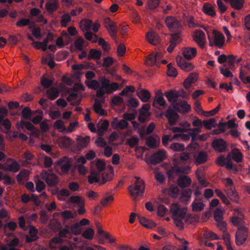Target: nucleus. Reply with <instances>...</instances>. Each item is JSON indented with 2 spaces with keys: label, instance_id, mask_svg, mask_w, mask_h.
<instances>
[{
  "label": "nucleus",
  "instance_id": "nucleus-6",
  "mask_svg": "<svg viewBox=\"0 0 250 250\" xmlns=\"http://www.w3.org/2000/svg\"><path fill=\"white\" fill-rule=\"evenodd\" d=\"M193 41L202 49L205 48L206 43V36L205 33L200 30H194L191 34Z\"/></svg>",
  "mask_w": 250,
  "mask_h": 250
},
{
  "label": "nucleus",
  "instance_id": "nucleus-36",
  "mask_svg": "<svg viewBox=\"0 0 250 250\" xmlns=\"http://www.w3.org/2000/svg\"><path fill=\"white\" fill-rule=\"evenodd\" d=\"M104 102V100L99 101L98 100H95L94 104V109L95 111L101 115H106V112L102 108V103Z\"/></svg>",
  "mask_w": 250,
  "mask_h": 250
},
{
  "label": "nucleus",
  "instance_id": "nucleus-21",
  "mask_svg": "<svg viewBox=\"0 0 250 250\" xmlns=\"http://www.w3.org/2000/svg\"><path fill=\"white\" fill-rule=\"evenodd\" d=\"M212 146L215 150L219 152L225 151L227 147L226 143L221 139L214 140Z\"/></svg>",
  "mask_w": 250,
  "mask_h": 250
},
{
  "label": "nucleus",
  "instance_id": "nucleus-20",
  "mask_svg": "<svg viewBox=\"0 0 250 250\" xmlns=\"http://www.w3.org/2000/svg\"><path fill=\"white\" fill-rule=\"evenodd\" d=\"M146 144L151 148L157 147L160 144V138L157 135L149 137L146 139Z\"/></svg>",
  "mask_w": 250,
  "mask_h": 250
},
{
  "label": "nucleus",
  "instance_id": "nucleus-7",
  "mask_svg": "<svg viewBox=\"0 0 250 250\" xmlns=\"http://www.w3.org/2000/svg\"><path fill=\"white\" fill-rule=\"evenodd\" d=\"M84 87L81 83H76L74 87V91L71 93L67 97V101L70 103L72 105H76L80 104L81 99L78 96L77 90L83 91Z\"/></svg>",
  "mask_w": 250,
  "mask_h": 250
},
{
  "label": "nucleus",
  "instance_id": "nucleus-2",
  "mask_svg": "<svg viewBox=\"0 0 250 250\" xmlns=\"http://www.w3.org/2000/svg\"><path fill=\"white\" fill-rule=\"evenodd\" d=\"M188 209L186 207H181L178 203H173L170 207V212L172 215L174 223L179 229L184 228L185 217Z\"/></svg>",
  "mask_w": 250,
  "mask_h": 250
},
{
  "label": "nucleus",
  "instance_id": "nucleus-52",
  "mask_svg": "<svg viewBox=\"0 0 250 250\" xmlns=\"http://www.w3.org/2000/svg\"><path fill=\"white\" fill-rule=\"evenodd\" d=\"M100 174L96 172H92L88 177V181L90 184L98 182L100 180Z\"/></svg>",
  "mask_w": 250,
  "mask_h": 250
},
{
  "label": "nucleus",
  "instance_id": "nucleus-32",
  "mask_svg": "<svg viewBox=\"0 0 250 250\" xmlns=\"http://www.w3.org/2000/svg\"><path fill=\"white\" fill-rule=\"evenodd\" d=\"M226 192L231 200L236 202L238 201V194L234 187L226 189Z\"/></svg>",
  "mask_w": 250,
  "mask_h": 250
},
{
  "label": "nucleus",
  "instance_id": "nucleus-60",
  "mask_svg": "<svg viewBox=\"0 0 250 250\" xmlns=\"http://www.w3.org/2000/svg\"><path fill=\"white\" fill-rule=\"evenodd\" d=\"M97 42L102 47L103 50L105 51H108L110 49V44L105 42L103 38H100Z\"/></svg>",
  "mask_w": 250,
  "mask_h": 250
},
{
  "label": "nucleus",
  "instance_id": "nucleus-41",
  "mask_svg": "<svg viewBox=\"0 0 250 250\" xmlns=\"http://www.w3.org/2000/svg\"><path fill=\"white\" fill-rule=\"evenodd\" d=\"M92 23V21L88 19H84L80 22V27L83 31H87L91 28Z\"/></svg>",
  "mask_w": 250,
  "mask_h": 250
},
{
  "label": "nucleus",
  "instance_id": "nucleus-1",
  "mask_svg": "<svg viewBox=\"0 0 250 250\" xmlns=\"http://www.w3.org/2000/svg\"><path fill=\"white\" fill-rule=\"evenodd\" d=\"M85 84L89 88L97 89L96 96L103 97L105 94H111L117 91L119 88L118 83H110V80L105 77H101L99 82L96 80L85 81Z\"/></svg>",
  "mask_w": 250,
  "mask_h": 250
},
{
  "label": "nucleus",
  "instance_id": "nucleus-35",
  "mask_svg": "<svg viewBox=\"0 0 250 250\" xmlns=\"http://www.w3.org/2000/svg\"><path fill=\"white\" fill-rule=\"evenodd\" d=\"M97 234L99 237V241L102 244H104L105 242V238L108 236V232L104 231L100 225L97 226Z\"/></svg>",
  "mask_w": 250,
  "mask_h": 250
},
{
  "label": "nucleus",
  "instance_id": "nucleus-53",
  "mask_svg": "<svg viewBox=\"0 0 250 250\" xmlns=\"http://www.w3.org/2000/svg\"><path fill=\"white\" fill-rule=\"evenodd\" d=\"M180 243L179 248L177 250H188L189 243L184 238H180L175 237Z\"/></svg>",
  "mask_w": 250,
  "mask_h": 250
},
{
  "label": "nucleus",
  "instance_id": "nucleus-3",
  "mask_svg": "<svg viewBox=\"0 0 250 250\" xmlns=\"http://www.w3.org/2000/svg\"><path fill=\"white\" fill-rule=\"evenodd\" d=\"M135 185L129 186L128 188L131 195L134 198L136 199L138 197L142 196L145 191V182L140 178L135 176Z\"/></svg>",
  "mask_w": 250,
  "mask_h": 250
},
{
  "label": "nucleus",
  "instance_id": "nucleus-28",
  "mask_svg": "<svg viewBox=\"0 0 250 250\" xmlns=\"http://www.w3.org/2000/svg\"><path fill=\"white\" fill-rule=\"evenodd\" d=\"M191 184V179L187 176H181L177 180V184L181 188L189 186Z\"/></svg>",
  "mask_w": 250,
  "mask_h": 250
},
{
  "label": "nucleus",
  "instance_id": "nucleus-43",
  "mask_svg": "<svg viewBox=\"0 0 250 250\" xmlns=\"http://www.w3.org/2000/svg\"><path fill=\"white\" fill-rule=\"evenodd\" d=\"M203 10L204 12L210 16L213 17L215 15L214 8L209 4H206L203 6Z\"/></svg>",
  "mask_w": 250,
  "mask_h": 250
},
{
  "label": "nucleus",
  "instance_id": "nucleus-57",
  "mask_svg": "<svg viewBox=\"0 0 250 250\" xmlns=\"http://www.w3.org/2000/svg\"><path fill=\"white\" fill-rule=\"evenodd\" d=\"M185 148V146L183 144L177 143H172L170 146V148L174 151H182Z\"/></svg>",
  "mask_w": 250,
  "mask_h": 250
},
{
  "label": "nucleus",
  "instance_id": "nucleus-48",
  "mask_svg": "<svg viewBox=\"0 0 250 250\" xmlns=\"http://www.w3.org/2000/svg\"><path fill=\"white\" fill-rule=\"evenodd\" d=\"M101 57V52L99 50L92 49L90 50L88 59L98 60Z\"/></svg>",
  "mask_w": 250,
  "mask_h": 250
},
{
  "label": "nucleus",
  "instance_id": "nucleus-59",
  "mask_svg": "<svg viewBox=\"0 0 250 250\" xmlns=\"http://www.w3.org/2000/svg\"><path fill=\"white\" fill-rule=\"evenodd\" d=\"M84 36L87 40L91 41L93 42H96L98 40L97 36L90 31L86 32Z\"/></svg>",
  "mask_w": 250,
  "mask_h": 250
},
{
  "label": "nucleus",
  "instance_id": "nucleus-46",
  "mask_svg": "<svg viewBox=\"0 0 250 250\" xmlns=\"http://www.w3.org/2000/svg\"><path fill=\"white\" fill-rule=\"evenodd\" d=\"M20 169V165L16 161H13L12 164L7 167H5L4 170L13 172H17Z\"/></svg>",
  "mask_w": 250,
  "mask_h": 250
},
{
  "label": "nucleus",
  "instance_id": "nucleus-62",
  "mask_svg": "<svg viewBox=\"0 0 250 250\" xmlns=\"http://www.w3.org/2000/svg\"><path fill=\"white\" fill-rule=\"evenodd\" d=\"M224 212L220 208H217L214 212V219L216 221H220L223 219Z\"/></svg>",
  "mask_w": 250,
  "mask_h": 250
},
{
  "label": "nucleus",
  "instance_id": "nucleus-40",
  "mask_svg": "<svg viewBox=\"0 0 250 250\" xmlns=\"http://www.w3.org/2000/svg\"><path fill=\"white\" fill-rule=\"evenodd\" d=\"M128 124L125 120H122L119 121H114L112 123V125L115 128L124 129L127 127Z\"/></svg>",
  "mask_w": 250,
  "mask_h": 250
},
{
  "label": "nucleus",
  "instance_id": "nucleus-38",
  "mask_svg": "<svg viewBox=\"0 0 250 250\" xmlns=\"http://www.w3.org/2000/svg\"><path fill=\"white\" fill-rule=\"evenodd\" d=\"M229 156L237 163L241 162L243 159V155L238 149L233 150Z\"/></svg>",
  "mask_w": 250,
  "mask_h": 250
},
{
  "label": "nucleus",
  "instance_id": "nucleus-58",
  "mask_svg": "<svg viewBox=\"0 0 250 250\" xmlns=\"http://www.w3.org/2000/svg\"><path fill=\"white\" fill-rule=\"evenodd\" d=\"M192 190L190 189L185 190L182 192L181 199L184 201H188L191 198Z\"/></svg>",
  "mask_w": 250,
  "mask_h": 250
},
{
  "label": "nucleus",
  "instance_id": "nucleus-37",
  "mask_svg": "<svg viewBox=\"0 0 250 250\" xmlns=\"http://www.w3.org/2000/svg\"><path fill=\"white\" fill-rule=\"evenodd\" d=\"M192 210L195 212H200L204 209L205 205L200 200L195 199L191 205Z\"/></svg>",
  "mask_w": 250,
  "mask_h": 250
},
{
  "label": "nucleus",
  "instance_id": "nucleus-39",
  "mask_svg": "<svg viewBox=\"0 0 250 250\" xmlns=\"http://www.w3.org/2000/svg\"><path fill=\"white\" fill-rule=\"evenodd\" d=\"M16 25L18 27L28 25V28L31 29L34 27L35 23L34 22H30V20L28 19H21L17 22Z\"/></svg>",
  "mask_w": 250,
  "mask_h": 250
},
{
  "label": "nucleus",
  "instance_id": "nucleus-9",
  "mask_svg": "<svg viewBox=\"0 0 250 250\" xmlns=\"http://www.w3.org/2000/svg\"><path fill=\"white\" fill-rule=\"evenodd\" d=\"M248 230L246 227H239L235 235V242L237 245H241L247 239Z\"/></svg>",
  "mask_w": 250,
  "mask_h": 250
},
{
  "label": "nucleus",
  "instance_id": "nucleus-10",
  "mask_svg": "<svg viewBox=\"0 0 250 250\" xmlns=\"http://www.w3.org/2000/svg\"><path fill=\"white\" fill-rule=\"evenodd\" d=\"M163 57V54L161 52H157L155 54L152 53L147 57L146 63L149 66L153 65L158 66Z\"/></svg>",
  "mask_w": 250,
  "mask_h": 250
},
{
  "label": "nucleus",
  "instance_id": "nucleus-18",
  "mask_svg": "<svg viewBox=\"0 0 250 250\" xmlns=\"http://www.w3.org/2000/svg\"><path fill=\"white\" fill-rule=\"evenodd\" d=\"M90 138L89 136H78L76 138L77 147L79 148H83L87 146Z\"/></svg>",
  "mask_w": 250,
  "mask_h": 250
},
{
  "label": "nucleus",
  "instance_id": "nucleus-51",
  "mask_svg": "<svg viewBox=\"0 0 250 250\" xmlns=\"http://www.w3.org/2000/svg\"><path fill=\"white\" fill-rule=\"evenodd\" d=\"M30 174V171L28 170L23 169L17 175V179L19 181H25Z\"/></svg>",
  "mask_w": 250,
  "mask_h": 250
},
{
  "label": "nucleus",
  "instance_id": "nucleus-47",
  "mask_svg": "<svg viewBox=\"0 0 250 250\" xmlns=\"http://www.w3.org/2000/svg\"><path fill=\"white\" fill-rule=\"evenodd\" d=\"M203 123L205 127L207 129H210L217 125L216 120L214 118L204 120Z\"/></svg>",
  "mask_w": 250,
  "mask_h": 250
},
{
  "label": "nucleus",
  "instance_id": "nucleus-5",
  "mask_svg": "<svg viewBox=\"0 0 250 250\" xmlns=\"http://www.w3.org/2000/svg\"><path fill=\"white\" fill-rule=\"evenodd\" d=\"M71 166L72 162L70 159L67 157H63L56 162L55 169L61 174H64L69 171Z\"/></svg>",
  "mask_w": 250,
  "mask_h": 250
},
{
  "label": "nucleus",
  "instance_id": "nucleus-14",
  "mask_svg": "<svg viewBox=\"0 0 250 250\" xmlns=\"http://www.w3.org/2000/svg\"><path fill=\"white\" fill-rule=\"evenodd\" d=\"M176 62L178 66L185 71H191L194 68L192 63L186 62L181 56L176 57Z\"/></svg>",
  "mask_w": 250,
  "mask_h": 250
},
{
  "label": "nucleus",
  "instance_id": "nucleus-55",
  "mask_svg": "<svg viewBox=\"0 0 250 250\" xmlns=\"http://www.w3.org/2000/svg\"><path fill=\"white\" fill-rule=\"evenodd\" d=\"M179 192V188L176 185L171 186L168 190V194L172 197H177L178 195Z\"/></svg>",
  "mask_w": 250,
  "mask_h": 250
},
{
  "label": "nucleus",
  "instance_id": "nucleus-24",
  "mask_svg": "<svg viewBox=\"0 0 250 250\" xmlns=\"http://www.w3.org/2000/svg\"><path fill=\"white\" fill-rule=\"evenodd\" d=\"M166 116L167 118L171 125H175L179 117L177 113L171 109L167 110L166 113Z\"/></svg>",
  "mask_w": 250,
  "mask_h": 250
},
{
  "label": "nucleus",
  "instance_id": "nucleus-63",
  "mask_svg": "<svg viewBox=\"0 0 250 250\" xmlns=\"http://www.w3.org/2000/svg\"><path fill=\"white\" fill-rule=\"evenodd\" d=\"M167 66V74L168 76L173 77H176L178 74L176 69L170 63L168 64Z\"/></svg>",
  "mask_w": 250,
  "mask_h": 250
},
{
  "label": "nucleus",
  "instance_id": "nucleus-4",
  "mask_svg": "<svg viewBox=\"0 0 250 250\" xmlns=\"http://www.w3.org/2000/svg\"><path fill=\"white\" fill-rule=\"evenodd\" d=\"M208 38L210 46H215L220 48L225 44V38L224 36L222 33L216 30L212 31L211 35L208 34Z\"/></svg>",
  "mask_w": 250,
  "mask_h": 250
},
{
  "label": "nucleus",
  "instance_id": "nucleus-25",
  "mask_svg": "<svg viewBox=\"0 0 250 250\" xmlns=\"http://www.w3.org/2000/svg\"><path fill=\"white\" fill-rule=\"evenodd\" d=\"M166 158V152L163 150H160L154 153L151 157V161L157 164L164 160Z\"/></svg>",
  "mask_w": 250,
  "mask_h": 250
},
{
  "label": "nucleus",
  "instance_id": "nucleus-42",
  "mask_svg": "<svg viewBox=\"0 0 250 250\" xmlns=\"http://www.w3.org/2000/svg\"><path fill=\"white\" fill-rule=\"evenodd\" d=\"M38 233V230L34 227L31 226L29 228V236H27L26 237V241L27 242H30L34 241L36 239V236Z\"/></svg>",
  "mask_w": 250,
  "mask_h": 250
},
{
  "label": "nucleus",
  "instance_id": "nucleus-27",
  "mask_svg": "<svg viewBox=\"0 0 250 250\" xmlns=\"http://www.w3.org/2000/svg\"><path fill=\"white\" fill-rule=\"evenodd\" d=\"M197 53V50L195 47L185 48L183 50L184 57L187 60H190L194 57Z\"/></svg>",
  "mask_w": 250,
  "mask_h": 250
},
{
  "label": "nucleus",
  "instance_id": "nucleus-23",
  "mask_svg": "<svg viewBox=\"0 0 250 250\" xmlns=\"http://www.w3.org/2000/svg\"><path fill=\"white\" fill-rule=\"evenodd\" d=\"M165 22L167 27L170 30L175 29L179 27L178 21L174 17H167L165 20Z\"/></svg>",
  "mask_w": 250,
  "mask_h": 250
},
{
  "label": "nucleus",
  "instance_id": "nucleus-45",
  "mask_svg": "<svg viewBox=\"0 0 250 250\" xmlns=\"http://www.w3.org/2000/svg\"><path fill=\"white\" fill-rule=\"evenodd\" d=\"M54 127L60 132L66 133V128L65 126L64 122L63 121L61 120L56 121L54 123Z\"/></svg>",
  "mask_w": 250,
  "mask_h": 250
},
{
  "label": "nucleus",
  "instance_id": "nucleus-16",
  "mask_svg": "<svg viewBox=\"0 0 250 250\" xmlns=\"http://www.w3.org/2000/svg\"><path fill=\"white\" fill-rule=\"evenodd\" d=\"M113 174V170L112 167L110 166L107 167L104 171L102 173V184H104L107 181L111 180L112 179Z\"/></svg>",
  "mask_w": 250,
  "mask_h": 250
},
{
  "label": "nucleus",
  "instance_id": "nucleus-22",
  "mask_svg": "<svg viewBox=\"0 0 250 250\" xmlns=\"http://www.w3.org/2000/svg\"><path fill=\"white\" fill-rule=\"evenodd\" d=\"M138 218L140 224L146 228L153 229L156 227V224L151 220L141 216H139Z\"/></svg>",
  "mask_w": 250,
  "mask_h": 250
},
{
  "label": "nucleus",
  "instance_id": "nucleus-30",
  "mask_svg": "<svg viewBox=\"0 0 250 250\" xmlns=\"http://www.w3.org/2000/svg\"><path fill=\"white\" fill-rule=\"evenodd\" d=\"M198 79V74L196 73H191L185 80L184 83L186 88L188 89L191 83H194Z\"/></svg>",
  "mask_w": 250,
  "mask_h": 250
},
{
  "label": "nucleus",
  "instance_id": "nucleus-61",
  "mask_svg": "<svg viewBox=\"0 0 250 250\" xmlns=\"http://www.w3.org/2000/svg\"><path fill=\"white\" fill-rule=\"evenodd\" d=\"M188 26L189 28H194L196 27H200L204 28V26L199 23L197 21L194 20L193 18H191L189 19L188 22Z\"/></svg>",
  "mask_w": 250,
  "mask_h": 250
},
{
  "label": "nucleus",
  "instance_id": "nucleus-12",
  "mask_svg": "<svg viewBox=\"0 0 250 250\" xmlns=\"http://www.w3.org/2000/svg\"><path fill=\"white\" fill-rule=\"evenodd\" d=\"M104 27L107 30L110 35L112 38H115L117 36V28L115 22L107 18L104 21Z\"/></svg>",
  "mask_w": 250,
  "mask_h": 250
},
{
  "label": "nucleus",
  "instance_id": "nucleus-54",
  "mask_svg": "<svg viewBox=\"0 0 250 250\" xmlns=\"http://www.w3.org/2000/svg\"><path fill=\"white\" fill-rule=\"evenodd\" d=\"M57 198L59 200H64L65 197L70 195V192L67 189H62L57 193Z\"/></svg>",
  "mask_w": 250,
  "mask_h": 250
},
{
  "label": "nucleus",
  "instance_id": "nucleus-19",
  "mask_svg": "<svg viewBox=\"0 0 250 250\" xmlns=\"http://www.w3.org/2000/svg\"><path fill=\"white\" fill-rule=\"evenodd\" d=\"M192 125L195 127V128H190L189 129V131H190V134L192 136V138L193 139L197 133L201 132V128L202 127V123L201 120L196 119L193 121L192 122Z\"/></svg>",
  "mask_w": 250,
  "mask_h": 250
},
{
  "label": "nucleus",
  "instance_id": "nucleus-15",
  "mask_svg": "<svg viewBox=\"0 0 250 250\" xmlns=\"http://www.w3.org/2000/svg\"><path fill=\"white\" fill-rule=\"evenodd\" d=\"M57 142L62 148H67L73 144L72 140L68 137L62 136L58 138Z\"/></svg>",
  "mask_w": 250,
  "mask_h": 250
},
{
  "label": "nucleus",
  "instance_id": "nucleus-31",
  "mask_svg": "<svg viewBox=\"0 0 250 250\" xmlns=\"http://www.w3.org/2000/svg\"><path fill=\"white\" fill-rule=\"evenodd\" d=\"M165 95L169 102L173 103L180 96V92L176 90H172L166 92Z\"/></svg>",
  "mask_w": 250,
  "mask_h": 250
},
{
  "label": "nucleus",
  "instance_id": "nucleus-26",
  "mask_svg": "<svg viewBox=\"0 0 250 250\" xmlns=\"http://www.w3.org/2000/svg\"><path fill=\"white\" fill-rule=\"evenodd\" d=\"M58 7L59 2L58 0H48L45 4V8L49 13L56 11Z\"/></svg>",
  "mask_w": 250,
  "mask_h": 250
},
{
  "label": "nucleus",
  "instance_id": "nucleus-34",
  "mask_svg": "<svg viewBox=\"0 0 250 250\" xmlns=\"http://www.w3.org/2000/svg\"><path fill=\"white\" fill-rule=\"evenodd\" d=\"M16 128L19 130H24L25 128L32 130L34 128V125L30 122L21 121L17 123Z\"/></svg>",
  "mask_w": 250,
  "mask_h": 250
},
{
  "label": "nucleus",
  "instance_id": "nucleus-49",
  "mask_svg": "<svg viewBox=\"0 0 250 250\" xmlns=\"http://www.w3.org/2000/svg\"><path fill=\"white\" fill-rule=\"evenodd\" d=\"M203 236L205 238L209 240H218L220 239L216 234L210 230H207L203 234Z\"/></svg>",
  "mask_w": 250,
  "mask_h": 250
},
{
  "label": "nucleus",
  "instance_id": "nucleus-11",
  "mask_svg": "<svg viewBox=\"0 0 250 250\" xmlns=\"http://www.w3.org/2000/svg\"><path fill=\"white\" fill-rule=\"evenodd\" d=\"M150 105L148 104H146L142 106L138 117V119L140 122H144L150 117Z\"/></svg>",
  "mask_w": 250,
  "mask_h": 250
},
{
  "label": "nucleus",
  "instance_id": "nucleus-64",
  "mask_svg": "<svg viewBox=\"0 0 250 250\" xmlns=\"http://www.w3.org/2000/svg\"><path fill=\"white\" fill-rule=\"evenodd\" d=\"M114 200V197L112 195H108L104 197L101 202V204L103 206H106L107 205L111 203Z\"/></svg>",
  "mask_w": 250,
  "mask_h": 250
},
{
  "label": "nucleus",
  "instance_id": "nucleus-8",
  "mask_svg": "<svg viewBox=\"0 0 250 250\" xmlns=\"http://www.w3.org/2000/svg\"><path fill=\"white\" fill-rule=\"evenodd\" d=\"M41 176L49 186H56L59 183V180L58 177L51 172L43 171Z\"/></svg>",
  "mask_w": 250,
  "mask_h": 250
},
{
  "label": "nucleus",
  "instance_id": "nucleus-29",
  "mask_svg": "<svg viewBox=\"0 0 250 250\" xmlns=\"http://www.w3.org/2000/svg\"><path fill=\"white\" fill-rule=\"evenodd\" d=\"M190 171V167L189 166H186L185 167H182L175 165L172 167L171 172L172 173H175L177 174H188Z\"/></svg>",
  "mask_w": 250,
  "mask_h": 250
},
{
  "label": "nucleus",
  "instance_id": "nucleus-13",
  "mask_svg": "<svg viewBox=\"0 0 250 250\" xmlns=\"http://www.w3.org/2000/svg\"><path fill=\"white\" fill-rule=\"evenodd\" d=\"M231 222L234 226L238 227H243L244 224L243 214L238 210H234L231 218Z\"/></svg>",
  "mask_w": 250,
  "mask_h": 250
},
{
  "label": "nucleus",
  "instance_id": "nucleus-44",
  "mask_svg": "<svg viewBox=\"0 0 250 250\" xmlns=\"http://www.w3.org/2000/svg\"><path fill=\"white\" fill-rule=\"evenodd\" d=\"M46 92L48 98L51 100L56 99L59 95V91L55 87H52L48 90Z\"/></svg>",
  "mask_w": 250,
  "mask_h": 250
},
{
  "label": "nucleus",
  "instance_id": "nucleus-17",
  "mask_svg": "<svg viewBox=\"0 0 250 250\" xmlns=\"http://www.w3.org/2000/svg\"><path fill=\"white\" fill-rule=\"evenodd\" d=\"M146 39L149 43L154 45L160 42V39L159 35L153 31H150L147 33Z\"/></svg>",
  "mask_w": 250,
  "mask_h": 250
},
{
  "label": "nucleus",
  "instance_id": "nucleus-33",
  "mask_svg": "<svg viewBox=\"0 0 250 250\" xmlns=\"http://www.w3.org/2000/svg\"><path fill=\"white\" fill-rule=\"evenodd\" d=\"M137 95L143 102H147L150 98V94L147 90H139L137 91Z\"/></svg>",
  "mask_w": 250,
  "mask_h": 250
},
{
  "label": "nucleus",
  "instance_id": "nucleus-50",
  "mask_svg": "<svg viewBox=\"0 0 250 250\" xmlns=\"http://www.w3.org/2000/svg\"><path fill=\"white\" fill-rule=\"evenodd\" d=\"M70 202L74 204H76L79 206H84L85 203L84 199L79 196H71L70 198Z\"/></svg>",
  "mask_w": 250,
  "mask_h": 250
},
{
  "label": "nucleus",
  "instance_id": "nucleus-56",
  "mask_svg": "<svg viewBox=\"0 0 250 250\" xmlns=\"http://www.w3.org/2000/svg\"><path fill=\"white\" fill-rule=\"evenodd\" d=\"M94 233V229L92 228H89L83 232L82 236L85 239L91 240L93 238Z\"/></svg>",
  "mask_w": 250,
  "mask_h": 250
}]
</instances>
